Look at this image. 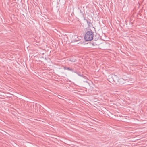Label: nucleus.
<instances>
[{
    "mask_svg": "<svg viewBox=\"0 0 147 147\" xmlns=\"http://www.w3.org/2000/svg\"><path fill=\"white\" fill-rule=\"evenodd\" d=\"M87 22L88 23V24L89 26H91L92 25V24L88 20H86Z\"/></svg>",
    "mask_w": 147,
    "mask_h": 147,
    "instance_id": "nucleus-4",
    "label": "nucleus"
},
{
    "mask_svg": "<svg viewBox=\"0 0 147 147\" xmlns=\"http://www.w3.org/2000/svg\"><path fill=\"white\" fill-rule=\"evenodd\" d=\"M94 34L92 31H87L84 36V39L86 41H90L93 39Z\"/></svg>",
    "mask_w": 147,
    "mask_h": 147,
    "instance_id": "nucleus-2",
    "label": "nucleus"
},
{
    "mask_svg": "<svg viewBox=\"0 0 147 147\" xmlns=\"http://www.w3.org/2000/svg\"><path fill=\"white\" fill-rule=\"evenodd\" d=\"M70 61H71V62H74L75 61V60L74 59H73L72 60H70Z\"/></svg>",
    "mask_w": 147,
    "mask_h": 147,
    "instance_id": "nucleus-5",
    "label": "nucleus"
},
{
    "mask_svg": "<svg viewBox=\"0 0 147 147\" xmlns=\"http://www.w3.org/2000/svg\"><path fill=\"white\" fill-rule=\"evenodd\" d=\"M67 67H64L63 68L65 70H67Z\"/></svg>",
    "mask_w": 147,
    "mask_h": 147,
    "instance_id": "nucleus-6",
    "label": "nucleus"
},
{
    "mask_svg": "<svg viewBox=\"0 0 147 147\" xmlns=\"http://www.w3.org/2000/svg\"><path fill=\"white\" fill-rule=\"evenodd\" d=\"M109 81L112 83H115L117 84H120L121 81L122 80L121 79H119V78L115 75H111L108 76Z\"/></svg>",
    "mask_w": 147,
    "mask_h": 147,
    "instance_id": "nucleus-1",
    "label": "nucleus"
},
{
    "mask_svg": "<svg viewBox=\"0 0 147 147\" xmlns=\"http://www.w3.org/2000/svg\"><path fill=\"white\" fill-rule=\"evenodd\" d=\"M67 70H69V71H71L73 72H75V73H76V71H75L74 70V69H73L72 68H70L69 67H67Z\"/></svg>",
    "mask_w": 147,
    "mask_h": 147,
    "instance_id": "nucleus-3",
    "label": "nucleus"
}]
</instances>
